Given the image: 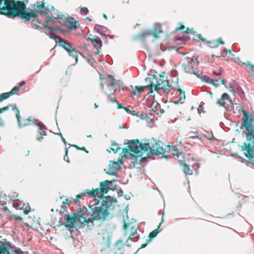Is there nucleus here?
I'll use <instances>...</instances> for the list:
<instances>
[{"label":"nucleus","instance_id":"1","mask_svg":"<svg viewBox=\"0 0 254 254\" xmlns=\"http://www.w3.org/2000/svg\"><path fill=\"white\" fill-rule=\"evenodd\" d=\"M26 5L23 2L12 0H0V14H5L8 18L19 16L24 22L31 21L33 27L37 30L42 29L41 23L37 19L38 13L36 11H25Z\"/></svg>","mask_w":254,"mask_h":254},{"label":"nucleus","instance_id":"2","mask_svg":"<svg viewBox=\"0 0 254 254\" xmlns=\"http://www.w3.org/2000/svg\"><path fill=\"white\" fill-rule=\"evenodd\" d=\"M115 202L114 199L110 196L105 197L104 198L97 199L94 198L92 205H89L92 210V213L88 217V210L85 207L83 208V213L79 214L78 217L81 224L91 223L93 225V220L104 221L110 213V210L113 208V203Z\"/></svg>","mask_w":254,"mask_h":254},{"label":"nucleus","instance_id":"3","mask_svg":"<svg viewBox=\"0 0 254 254\" xmlns=\"http://www.w3.org/2000/svg\"><path fill=\"white\" fill-rule=\"evenodd\" d=\"M128 147L131 151L140 156H142L143 153H146L148 156L163 154L165 152L163 147L160 146L159 143L156 142L155 144L151 145L148 142L142 143L138 140H133L128 142Z\"/></svg>","mask_w":254,"mask_h":254},{"label":"nucleus","instance_id":"4","mask_svg":"<svg viewBox=\"0 0 254 254\" xmlns=\"http://www.w3.org/2000/svg\"><path fill=\"white\" fill-rule=\"evenodd\" d=\"M242 125L246 129V142L242 146V150L254 148V116L245 115L242 120Z\"/></svg>","mask_w":254,"mask_h":254},{"label":"nucleus","instance_id":"5","mask_svg":"<svg viewBox=\"0 0 254 254\" xmlns=\"http://www.w3.org/2000/svg\"><path fill=\"white\" fill-rule=\"evenodd\" d=\"M153 87L154 90L159 94L161 95L162 93L168 94L170 92L171 89H173V87L169 84L168 80H163L161 78L157 79L154 77L149 86H135V88L137 90L138 94L144 92L145 89H149L150 92L152 93Z\"/></svg>","mask_w":254,"mask_h":254},{"label":"nucleus","instance_id":"6","mask_svg":"<svg viewBox=\"0 0 254 254\" xmlns=\"http://www.w3.org/2000/svg\"><path fill=\"white\" fill-rule=\"evenodd\" d=\"M107 81V88L105 90V93L108 96L109 100L112 103H118L119 106L120 105L115 99V96L120 92L121 85L120 81H116L114 76L111 75H108L106 78ZM123 91L127 90V87H122ZM120 108H121L120 106Z\"/></svg>","mask_w":254,"mask_h":254},{"label":"nucleus","instance_id":"7","mask_svg":"<svg viewBox=\"0 0 254 254\" xmlns=\"http://www.w3.org/2000/svg\"><path fill=\"white\" fill-rule=\"evenodd\" d=\"M115 181H108L106 180L100 184V188L96 189L93 191L85 192L81 193V194L76 195V198L74 199L75 202H77L79 201L80 198L84 199L85 197L88 195L96 198L97 197V199L104 198L103 197V193H106L108 192L110 185H111L113 182Z\"/></svg>","mask_w":254,"mask_h":254},{"label":"nucleus","instance_id":"8","mask_svg":"<svg viewBox=\"0 0 254 254\" xmlns=\"http://www.w3.org/2000/svg\"><path fill=\"white\" fill-rule=\"evenodd\" d=\"M198 64V62L197 61L196 59H193L189 57L186 55H184L183 59L182 66L185 72L189 73H193L199 77L198 72H196L197 69V65Z\"/></svg>","mask_w":254,"mask_h":254},{"label":"nucleus","instance_id":"9","mask_svg":"<svg viewBox=\"0 0 254 254\" xmlns=\"http://www.w3.org/2000/svg\"><path fill=\"white\" fill-rule=\"evenodd\" d=\"M0 254H24L20 250L15 249L9 242H0Z\"/></svg>","mask_w":254,"mask_h":254},{"label":"nucleus","instance_id":"10","mask_svg":"<svg viewBox=\"0 0 254 254\" xmlns=\"http://www.w3.org/2000/svg\"><path fill=\"white\" fill-rule=\"evenodd\" d=\"M51 9L53 10V12H51L48 9L45 7L40 10V12L41 15L44 16L47 19L46 21L47 24L52 21L53 20V18L54 19H63V15L60 14L58 12H56V10L54 6H52Z\"/></svg>","mask_w":254,"mask_h":254},{"label":"nucleus","instance_id":"11","mask_svg":"<svg viewBox=\"0 0 254 254\" xmlns=\"http://www.w3.org/2000/svg\"><path fill=\"white\" fill-rule=\"evenodd\" d=\"M217 104L224 107L227 110L233 107L232 100L230 99L229 95L225 93L222 95L221 98L217 101Z\"/></svg>","mask_w":254,"mask_h":254},{"label":"nucleus","instance_id":"12","mask_svg":"<svg viewBox=\"0 0 254 254\" xmlns=\"http://www.w3.org/2000/svg\"><path fill=\"white\" fill-rule=\"evenodd\" d=\"M47 24H48L46 23L43 25L44 28L45 29V34L48 35L50 38L54 39L56 42H61L62 41L63 38L59 36H57L55 34L54 29L48 26Z\"/></svg>","mask_w":254,"mask_h":254},{"label":"nucleus","instance_id":"13","mask_svg":"<svg viewBox=\"0 0 254 254\" xmlns=\"http://www.w3.org/2000/svg\"><path fill=\"white\" fill-rule=\"evenodd\" d=\"M122 162L119 159L117 161H110L109 165L108 173L110 175H115L120 170Z\"/></svg>","mask_w":254,"mask_h":254},{"label":"nucleus","instance_id":"14","mask_svg":"<svg viewBox=\"0 0 254 254\" xmlns=\"http://www.w3.org/2000/svg\"><path fill=\"white\" fill-rule=\"evenodd\" d=\"M83 213V209L80 211H78L76 213L75 217H70L69 215H65L64 219L66 220L65 226L66 227L71 228L73 227L74 224L76 221L80 222L78 217L79 216V214Z\"/></svg>","mask_w":254,"mask_h":254},{"label":"nucleus","instance_id":"15","mask_svg":"<svg viewBox=\"0 0 254 254\" xmlns=\"http://www.w3.org/2000/svg\"><path fill=\"white\" fill-rule=\"evenodd\" d=\"M16 118L17 120V122L19 127L28 126L32 124H36V122L37 121V120L35 119H32L31 117H29L26 120L23 119L22 120H21L20 115H19V117Z\"/></svg>","mask_w":254,"mask_h":254},{"label":"nucleus","instance_id":"16","mask_svg":"<svg viewBox=\"0 0 254 254\" xmlns=\"http://www.w3.org/2000/svg\"><path fill=\"white\" fill-rule=\"evenodd\" d=\"M162 32L161 30V25L160 24H156L154 25L153 32L151 31H145L141 33L139 37L143 38L147 36H150L153 34L155 36H156L157 34H159Z\"/></svg>","mask_w":254,"mask_h":254},{"label":"nucleus","instance_id":"17","mask_svg":"<svg viewBox=\"0 0 254 254\" xmlns=\"http://www.w3.org/2000/svg\"><path fill=\"white\" fill-rule=\"evenodd\" d=\"M129 150L131 152H129L128 150H126L124 152V157L126 159L130 160L132 163H134L137 161V157H140L141 156L138 155L135 152L131 150L130 148L128 147Z\"/></svg>","mask_w":254,"mask_h":254},{"label":"nucleus","instance_id":"18","mask_svg":"<svg viewBox=\"0 0 254 254\" xmlns=\"http://www.w3.org/2000/svg\"><path fill=\"white\" fill-rule=\"evenodd\" d=\"M63 25L70 30H75L77 28L76 22L71 17H68L64 20Z\"/></svg>","mask_w":254,"mask_h":254},{"label":"nucleus","instance_id":"19","mask_svg":"<svg viewBox=\"0 0 254 254\" xmlns=\"http://www.w3.org/2000/svg\"><path fill=\"white\" fill-rule=\"evenodd\" d=\"M230 88L231 91L232 92H236L238 93L240 96L244 94V92L241 87L238 85V84L235 81H232L230 84Z\"/></svg>","mask_w":254,"mask_h":254},{"label":"nucleus","instance_id":"20","mask_svg":"<svg viewBox=\"0 0 254 254\" xmlns=\"http://www.w3.org/2000/svg\"><path fill=\"white\" fill-rule=\"evenodd\" d=\"M243 151H245V154L246 156L252 161L253 164H254V148L250 149L244 150Z\"/></svg>","mask_w":254,"mask_h":254},{"label":"nucleus","instance_id":"21","mask_svg":"<svg viewBox=\"0 0 254 254\" xmlns=\"http://www.w3.org/2000/svg\"><path fill=\"white\" fill-rule=\"evenodd\" d=\"M13 206L17 210H23L24 213L25 214H27L29 213V210L24 209V204L20 202H14Z\"/></svg>","mask_w":254,"mask_h":254},{"label":"nucleus","instance_id":"22","mask_svg":"<svg viewBox=\"0 0 254 254\" xmlns=\"http://www.w3.org/2000/svg\"><path fill=\"white\" fill-rule=\"evenodd\" d=\"M60 43H63L64 45H60L68 53L73 48L72 47L71 44L67 41L63 39L62 41Z\"/></svg>","mask_w":254,"mask_h":254},{"label":"nucleus","instance_id":"23","mask_svg":"<svg viewBox=\"0 0 254 254\" xmlns=\"http://www.w3.org/2000/svg\"><path fill=\"white\" fill-rule=\"evenodd\" d=\"M91 41L93 43H95L94 47L97 50V54H98L99 53L98 49H100L102 45V41L98 37L96 39H92Z\"/></svg>","mask_w":254,"mask_h":254},{"label":"nucleus","instance_id":"24","mask_svg":"<svg viewBox=\"0 0 254 254\" xmlns=\"http://www.w3.org/2000/svg\"><path fill=\"white\" fill-rule=\"evenodd\" d=\"M94 30L100 34H104L106 31V28L103 26L96 24L94 26Z\"/></svg>","mask_w":254,"mask_h":254},{"label":"nucleus","instance_id":"25","mask_svg":"<svg viewBox=\"0 0 254 254\" xmlns=\"http://www.w3.org/2000/svg\"><path fill=\"white\" fill-rule=\"evenodd\" d=\"M177 92L179 93V95L178 96V98H179L178 102L181 103H184L186 98L185 92H183L182 90L180 88L177 90Z\"/></svg>","mask_w":254,"mask_h":254},{"label":"nucleus","instance_id":"26","mask_svg":"<svg viewBox=\"0 0 254 254\" xmlns=\"http://www.w3.org/2000/svg\"><path fill=\"white\" fill-rule=\"evenodd\" d=\"M44 0H42L41 1H37L34 5V8L36 10H39L40 11L43 9L45 7Z\"/></svg>","mask_w":254,"mask_h":254},{"label":"nucleus","instance_id":"27","mask_svg":"<svg viewBox=\"0 0 254 254\" xmlns=\"http://www.w3.org/2000/svg\"><path fill=\"white\" fill-rule=\"evenodd\" d=\"M198 77H199L202 81L207 83H213V82H214V79L210 78L207 75H203L201 77L199 75Z\"/></svg>","mask_w":254,"mask_h":254},{"label":"nucleus","instance_id":"28","mask_svg":"<svg viewBox=\"0 0 254 254\" xmlns=\"http://www.w3.org/2000/svg\"><path fill=\"white\" fill-rule=\"evenodd\" d=\"M69 56L75 58L76 62H77L78 60V56L79 54L74 48H73L71 50H70L69 52H68Z\"/></svg>","mask_w":254,"mask_h":254},{"label":"nucleus","instance_id":"29","mask_svg":"<svg viewBox=\"0 0 254 254\" xmlns=\"http://www.w3.org/2000/svg\"><path fill=\"white\" fill-rule=\"evenodd\" d=\"M129 239L133 242L137 241L139 239V235L136 232V229H135V232H132L129 236Z\"/></svg>","mask_w":254,"mask_h":254},{"label":"nucleus","instance_id":"30","mask_svg":"<svg viewBox=\"0 0 254 254\" xmlns=\"http://www.w3.org/2000/svg\"><path fill=\"white\" fill-rule=\"evenodd\" d=\"M214 82H213V83H210V84H212L216 87L219 86L220 84H225V81L224 79H221V78H219L217 79H214Z\"/></svg>","mask_w":254,"mask_h":254},{"label":"nucleus","instance_id":"31","mask_svg":"<svg viewBox=\"0 0 254 254\" xmlns=\"http://www.w3.org/2000/svg\"><path fill=\"white\" fill-rule=\"evenodd\" d=\"M110 150L109 151L111 152V150L116 153L120 149V148L119 147L117 143L116 142H112L111 144V147L110 148Z\"/></svg>","mask_w":254,"mask_h":254},{"label":"nucleus","instance_id":"32","mask_svg":"<svg viewBox=\"0 0 254 254\" xmlns=\"http://www.w3.org/2000/svg\"><path fill=\"white\" fill-rule=\"evenodd\" d=\"M183 171L187 175H190L192 173V171L190 169V167L186 164H184Z\"/></svg>","mask_w":254,"mask_h":254},{"label":"nucleus","instance_id":"33","mask_svg":"<svg viewBox=\"0 0 254 254\" xmlns=\"http://www.w3.org/2000/svg\"><path fill=\"white\" fill-rule=\"evenodd\" d=\"M19 90V86H15L13 87L12 90L9 92H6L5 93H7L8 95V97H9L11 95L16 94L18 93V91Z\"/></svg>","mask_w":254,"mask_h":254},{"label":"nucleus","instance_id":"34","mask_svg":"<svg viewBox=\"0 0 254 254\" xmlns=\"http://www.w3.org/2000/svg\"><path fill=\"white\" fill-rule=\"evenodd\" d=\"M170 151L171 153L174 156H179V152L176 146H172L171 148H170Z\"/></svg>","mask_w":254,"mask_h":254},{"label":"nucleus","instance_id":"35","mask_svg":"<svg viewBox=\"0 0 254 254\" xmlns=\"http://www.w3.org/2000/svg\"><path fill=\"white\" fill-rule=\"evenodd\" d=\"M136 116L141 119H145L146 120L148 121L147 114L143 112H138L137 114H136Z\"/></svg>","mask_w":254,"mask_h":254},{"label":"nucleus","instance_id":"36","mask_svg":"<svg viewBox=\"0 0 254 254\" xmlns=\"http://www.w3.org/2000/svg\"><path fill=\"white\" fill-rule=\"evenodd\" d=\"M40 130H46L47 129V127L42 122H39L37 120L36 122V124Z\"/></svg>","mask_w":254,"mask_h":254},{"label":"nucleus","instance_id":"37","mask_svg":"<svg viewBox=\"0 0 254 254\" xmlns=\"http://www.w3.org/2000/svg\"><path fill=\"white\" fill-rule=\"evenodd\" d=\"M245 64L249 71L254 72V65L252 64L250 62H247L246 63H245Z\"/></svg>","mask_w":254,"mask_h":254},{"label":"nucleus","instance_id":"38","mask_svg":"<svg viewBox=\"0 0 254 254\" xmlns=\"http://www.w3.org/2000/svg\"><path fill=\"white\" fill-rule=\"evenodd\" d=\"M9 107H11L12 108L13 110L15 111L16 117V118H18L20 115V112H19V110L18 109V108L16 107V105L12 104V105H9Z\"/></svg>","mask_w":254,"mask_h":254},{"label":"nucleus","instance_id":"39","mask_svg":"<svg viewBox=\"0 0 254 254\" xmlns=\"http://www.w3.org/2000/svg\"><path fill=\"white\" fill-rule=\"evenodd\" d=\"M215 43H216V44H215V46H212L211 48H217L218 47L219 44L223 45L224 44V42L221 40V38H219V39L215 40Z\"/></svg>","mask_w":254,"mask_h":254},{"label":"nucleus","instance_id":"40","mask_svg":"<svg viewBox=\"0 0 254 254\" xmlns=\"http://www.w3.org/2000/svg\"><path fill=\"white\" fill-rule=\"evenodd\" d=\"M159 232L160 231H159L158 229H156L150 233L149 237L151 238L155 237L159 233Z\"/></svg>","mask_w":254,"mask_h":254},{"label":"nucleus","instance_id":"41","mask_svg":"<svg viewBox=\"0 0 254 254\" xmlns=\"http://www.w3.org/2000/svg\"><path fill=\"white\" fill-rule=\"evenodd\" d=\"M80 13L81 14L85 15L88 13V10L87 7H81L80 9Z\"/></svg>","mask_w":254,"mask_h":254},{"label":"nucleus","instance_id":"42","mask_svg":"<svg viewBox=\"0 0 254 254\" xmlns=\"http://www.w3.org/2000/svg\"><path fill=\"white\" fill-rule=\"evenodd\" d=\"M8 98V95L7 93H2L0 95V101H2L4 99H6Z\"/></svg>","mask_w":254,"mask_h":254},{"label":"nucleus","instance_id":"43","mask_svg":"<svg viewBox=\"0 0 254 254\" xmlns=\"http://www.w3.org/2000/svg\"><path fill=\"white\" fill-rule=\"evenodd\" d=\"M212 73H213V75H215L216 76H220L222 74L221 71L220 70H216V71L213 70Z\"/></svg>","mask_w":254,"mask_h":254},{"label":"nucleus","instance_id":"44","mask_svg":"<svg viewBox=\"0 0 254 254\" xmlns=\"http://www.w3.org/2000/svg\"><path fill=\"white\" fill-rule=\"evenodd\" d=\"M67 153H68V150L66 148L65 149V155L64 156V161H66L67 162H69V158L67 156Z\"/></svg>","mask_w":254,"mask_h":254},{"label":"nucleus","instance_id":"45","mask_svg":"<svg viewBox=\"0 0 254 254\" xmlns=\"http://www.w3.org/2000/svg\"><path fill=\"white\" fill-rule=\"evenodd\" d=\"M9 108V106H7L5 107H4L2 108H0V114L2 113L4 111H7Z\"/></svg>","mask_w":254,"mask_h":254},{"label":"nucleus","instance_id":"46","mask_svg":"<svg viewBox=\"0 0 254 254\" xmlns=\"http://www.w3.org/2000/svg\"><path fill=\"white\" fill-rule=\"evenodd\" d=\"M39 134L42 136H46L47 135V133L44 130H40V131H39Z\"/></svg>","mask_w":254,"mask_h":254},{"label":"nucleus","instance_id":"47","mask_svg":"<svg viewBox=\"0 0 254 254\" xmlns=\"http://www.w3.org/2000/svg\"><path fill=\"white\" fill-rule=\"evenodd\" d=\"M15 220H22V218L20 216H12Z\"/></svg>","mask_w":254,"mask_h":254},{"label":"nucleus","instance_id":"48","mask_svg":"<svg viewBox=\"0 0 254 254\" xmlns=\"http://www.w3.org/2000/svg\"><path fill=\"white\" fill-rule=\"evenodd\" d=\"M137 91H133L131 93V96L132 98H134L137 94Z\"/></svg>","mask_w":254,"mask_h":254},{"label":"nucleus","instance_id":"49","mask_svg":"<svg viewBox=\"0 0 254 254\" xmlns=\"http://www.w3.org/2000/svg\"><path fill=\"white\" fill-rule=\"evenodd\" d=\"M137 112H136V111L133 110V111H130V114L133 116H136V114H137Z\"/></svg>","mask_w":254,"mask_h":254},{"label":"nucleus","instance_id":"50","mask_svg":"<svg viewBox=\"0 0 254 254\" xmlns=\"http://www.w3.org/2000/svg\"><path fill=\"white\" fill-rule=\"evenodd\" d=\"M25 84V82L24 81H21L19 83V85L18 86H19V88L20 87H22V86L24 85Z\"/></svg>","mask_w":254,"mask_h":254},{"label":"nucleus","instance_id":"51","mask_svg":"<svg viewBox=\"0 0 254 254\" xmlns=\"http://www.w3.org/2000/svg\"><path fill=\"white\" fill-rule=\"evenodd\" d=\"M74 147H76V148H77L78 149H80L81 150H83V151H86V149L85 147H83L81 148H80L79 147H78L77 145H73Z\"/></svg>","mask_w":254,"mask_h":254},{"label":"nucleus","instance_id":"52","mask_svg":"<svg viewBox=\"0 0 254 254\" xmlns=\"http://www.w3.org/2000/svg\"><path fill=\"white\" fill-rule=\"evenodd\" d=\"M125 110V111L127 113H129L130 114V111H131V110H129V109L127 107H123Z\"/></svg>","mask_w":254,"mask_h":254},{"label":"nucleus","instance_id":"53","mask_svg":"<svg viewBox=\"0 0 254 254\" xmlns=\"http://www.w3.org/2000/svg\"><path fill=\"white\" fill-rule=\"evenodd\" d=\"M185 28L184 25H181L180 27L177 28L176 30H183Z\"/></svg>","mask_w":254,"mask_h":254},{"label":"nucleus","instance_id":"54","mask_svg":"<svg viewBox=\"0 0 254 254\" xmlns=\"http://www.w3.org/2000/svg\"><path fill=\"white\" fill-rule=\"evenodd\" d=\"M43 139V137L41 136V137H38L37 140H38L39 141H41Z\"/></svg>","mask_w":254,"mask_h":254},{"label":"nucleus","instance_id":"55","mask_svg":"<svg viewBox=\"0 0 254 254\" xmlns=\"http://www.w3.org/2000/svg\"><path fill=\"white\" fill-rule=\"evenodd\" d=\"M62 138V140L63 141V142L65 144L66 143V141H65V139H64V137H61Z\"/></svg>","mask_w":254,"mask_h":254},{"label":"nucleus","instance_id":"56","mask_svg":"<svg viewBox=\"0 0 254 254\" xmlns=\"http://www.w3.org/2000/svg\"><path fill=\"white\" fill-rule=\"evenodd\" d=\"M216 44V43H215V41H213L212 43H211V46L210 47H211L212 46H215V44Z\"/></svg>","mask_w":254,"mask_h":254},{"label":"nucleus","instance_id":"57","mask_svg":"<svg viewBox=\"0 0 254 254\" xmlns=\"http://www.w3.org/2000/svg\"><path fill=\"white\" fill-rule=\"evenodd\" d=\"M146 245L147 244H143V245H142L141 248H144L146 246Z\"/></svg>","mask_w":254,"mask_h":254},{"label":"nucleus","instance_id":"58","mask_svg":"<svg viewBox=\"0 0 254 254\" xmlns=\"http://www.w3.org/2000/svg\"><path fill=\"white\" fill-rule=\"evenodd\" d=\"M94 106H95V108H98V106L97 105V104H96V103H95V104H94Z\"/></svg>","mask_w":254,"mask_h":254},{"label":"nucleus","instance_id":"59","mask_svg":"<svg viewBox=\"0 0 254 254\" xmlns=\"http://www.w3.org/2000/svg\"><path fill=\"white\" fill-rule=\"evenodd\" d=\"M189 30V28H187V30L184 31V32L188 33H189V32H188Z\"/></svg>","mask_w":254,"mask_h":254},{"label":"nucleus","instance_id":"60","mask_svg":"<svg viewBox=\"0 0 254 254\" xmlns=\"http://www.w3.org/2000/svg\"><path fill=\"white\" fill-rule=\"evenodd\" d=\"M101 88H102V89H103V88H104V85H103V84L102 83H101Z\"/></svg>","mask_w":254,"mask_h":254},{"label":"nucleus","instance_id":"61","mask_svg":"<svg viewBox=\"0 0 254 254\" xmlns=\"http://www.w3.org/2000/svg\"><path fill=\"white\" fill-rule=\"evenodd\" d=\"M178 39V40H183L184 39H183L182 37H179Z\"/></svg>","mask_w":254,"mask_h":254},{"label":"nucleus","instance_id":"62","mask_svg":"<svg viewBox=\"0 0 254 254\" xmlns=\"http://www.w3.org/2000/svg\"><path fill=\"white\" fill-rule=\"evenodd\" d=\"M155 108H156L155 109H154L152 108V110H154V111H157V110H158L157 108L156 107H155Z\"/></svg>","mask_w":254,"mask_h":254},{"label":"nucleus","instance_id":"63","mask_svg":"<svg viewBox=\"0 0 254 254\" xmlns=\"http://www.w3.org/2000/svg\"><path fill=\"white\" fill-rule=\"evenodd\" d=\"M104 17L106 19H107V16L105 14H104Z\"/></svg>","mask_w":254,"mask_h":254},{"label":"nucleus","instance_id":"64","mask_svg":"<svg viewBox=\"0 0 254 254\" xmlns=\"http://www.w3.org/2000/svg\"><path fill=\"white\" fill-rule=\"evenodd\" d=\"M59 28H60V27H59V26H56V29L57 30H59Z\"/></svg>","mask_w":254,"mask_h":254}]
</instances>
